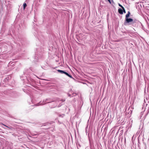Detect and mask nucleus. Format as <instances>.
I'll use <instances>...</instances> for the list:
<instances>
[{"mask_svg":"<svg viewBox=\"0 0 149 149\" xmlns=\"http://www.w3.org/2000/svg\"><path fill=\"white\" fill-rule=\"evenodd\" d=\"M118 5L120 7L122 8H123L124 7L122 6L121 5H120V4H119Z\"/></svg>","mask_w":149,"mask_h":149,"instance_id":"8","label":"nucleus"},{"mask_svg":"<svg viewBox=\"0 0 149 149\" xmlns=\"http://www.w3.org/2000/svg\"><path fill=\"white\" fill-rule=\"evenodd\" d=\"M125 24H126V22H125L124 23V24H125Z\"/></svg>","mask_w":149,"mask_h":149,"instance_id":"11","label":"nucleus"},{"mask_svg":"<svg viewBox=\"0 0 149 149\" xmlns=\"http://www.w3.org/2000/svg\"><path fill=\"white\" fill-rule=\"evenodd\" d=\"M133 19L132 18H125V21L126 23H129L133 21Z\"/></svg>","mask_w":149,"mask_h":149,"instance_id":"1","label":"nucleus"},{"mask_svg":"<svg viewBox=\"0 0 149 149\" xmlns=\"http://www.w3.org/2000/svg\"><path fill=\"white\" fill-rule=\"evenodd\" d=\"M118 12L120 14H123V10L120 8H119L118 9Z\"/></svg>","mask_w":149,"mask_h":149,"instance_id":"2","label":"nucleus"},{"mask_svg":"<svg viewBox=\"0 0 149 149\" xmlns=\"http://www.w3.org/2000/svg\"><path fill=\"white\" fill-rule=\"evenodd\" d=\"M123 10V12H124L125 13H126V11H125V8H124V7H123V8H122Z\"/></svg>","mask_w":149,"mask_h":149,"instance_id":"7","label":"nucleus"},{"mask_svg":"<svg viewBox=\"0 0 149 149\" xmlns=\"http://www.w3.org/2000/svg\"><path fill=\"white\" fill-rule=\"evenodd\" d=\"M26 6H27V5H26V3H24L23 4L24 9H25V8L26 7Z\"/></svg>","mask_w":149,"mask_h":149,"instance_id":"6","label":"nucleus"},{"mask_svg":"<svg viewBox=\"0 0 149 149\" xmlns=\"http://www.w3.org/2000/svg\"><path fill=\"white\" fill-rule=\"evenodd\" d=\"M64 74H65L66 75H67V76H68V77H69L70 78H72V76L70 75V74H69L67 72H64Z\"/></svg>","mask_w":149,"mask_h":149,"instance_id":"4","label":"nucleus"},{"mask_svg":"<svg viewBox=\"0 0 149 149\" xmlns=\"http://www.w3.org/2000/svg\"><path fill=\"white\" fill-rule=\"evenodd\" d=\"M108 1L109 2L111 3V1L110 0H108Z\"/></svg>","mask_w":149,"mask_h":149,"instance_id":"10","label":"nucleus"},{"mask_svg":"<svg viewBox=\"0 0 149 149\" xmlns=\"http://www.w3.org/2000/svg\"><path fill=\"white\" fill-rule=\"evenodd\" d=\"M1 124H2V125H3L4 126H5L6 127H8V128H10L9 127H8V126H6V125H4V124H3V123H1Z\"/></svg>","mask_w":149,"mask_h":149,"instance_id":"9","label":"nucleus"},{"mask_svg":"<svg viewBox=\"0 0 149 149\" xmlns=\"http://www.w3.org/2000/svg\"><path fill=\"white\" fill-rule=\"evenodd\" d=\"M57 71H58V72L60 73H61V74H64V72H65L61 70H58Z\"/></svg>","mask_w":149,"mask_h":149,"instance_id":"5","label":"nucleus"},{"mask_svg":"<svg viewBox=\"0 0 149 149\" xmlns=\"http://www.w3.org/2000/svg\"><path fill=\"white\" fill-rule=\"evenodd\" d=\"M130 14V12L129 11H128L126 15L125 18H128L129 17Z\"/></svg>","mask_w":149,"mask_h":149,"instance_id":"3","label":"nucleus"}]
</instances>
